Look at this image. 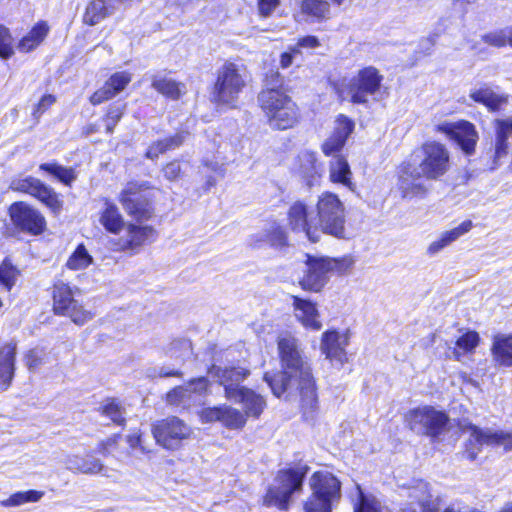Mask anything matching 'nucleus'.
<instances>
[{
  "instance_id": "f257e3e1",
  "label": "nucleus",
  "mask_w": 512,
  "mask_h": 512,
  "mask_svg": "<svg viewBox=\"0 0 512 512\" xmlns=\"http://www.w3.org/2000/svg\"><path fill=\"white\" fill-rule=\"evenodd\" d=\"M277 349L281 372L265 373L264 381L277 398L284 394L287 398L299 396L304 412L313 411L318 404L316 381L299 339L290 333L280 334Z\"/></svg>"
},
{
  "instance_id": "f03ea898",
  "label": "nucleus",
  "mask_w": 512,
  "mask_h": 512,
  "mask_svg": "<svg viewBox=\"0 0 512 512\" xmlns=\"http://www.w3.org/2000/svg\"><path fill=\"white\" fill-rule=\"evenodd\" d=\"M450 153L445 145L424 143L398 170V189L403 198L424 197L429 181L438 180L450 169Z\"/></svg>"
},
{
  "instance_id": "7ed1b4c3",
  "label": "nucleus",
  "mask_w": 512,
  "mask_h": 512,
  "mask_svg": "<svg viewBox=\"0 0 512 512\" xmlns=\"http://www.w3.org/2000/svg\"><path fill=\"white\" fill-rule=\"evenodd\" d=\"M306 270L299 281L300 287L309 292H320L327 284L330 272L344 274L354 265L351 256L330 258L323 256L306 255Z\"/></svg>"
},
{
  "instance_id": "20e7f679",
  "label": "nucleus",
  "mask_w": 512,
  "mask_h": 512,
  "mask_svg": "<svg viewBox=\"0 0 512 512\" xmlns=\"http://www.w3.org/2000/svg\"><path fill=\"white\" fill-rule=\"evenodd\" d=\"M308 471L309 467L302 463L280 470L264 497V503L280 510H288L292 495L302 490Z\"/></svg>"
},
{
  "instance_id": "39448f33",
  "label": "nucleus",
  "mask_w": 512,
  "mask_h": 512,
  "mask_svg": "<svg viewBox=\"0 0 512 512\" xmlns=\"http://www.w3.org/2000/svg\"><path fill=\"white\" fill-rule=\"evenodd\" d=\"M315 222L317 229V241L322 233L345 237L344 206L337 195L324 193L319 197L316 207Z\"/></svg>"
},
{
  "instance_id": "423d86ee",
  "label": "nucleus",
  "mask_w": 512,
  "mask_h": 512,
  "mask_svg": "<svg viewBox=\"0 0 512 512\" xmlns=\"http://www.w3.org/2000/svg\"><path fill=\"white\" fill-rule=\"evenodd\" d=\"M383 76L372 66L365 67L357 73L353 78L343 81L336 86L339 97L345 99L350 97L351 101L356 104H365L368 96L376 93L381 86Z\"/></svg>"
},
{
  "instance_id": "0eeeda50",
  "label": "nucleus",
  "mask_w": 512,
  "mask_h": 512,
  "mask_svg": "<svg viewBox=\"0 0 512 512\" xmlns=\"http://www.w3.org/2000/svg\"><path fill=\"white\" fill-rule=\"evenodd\" d=\"M246 86V75L236 64L226 62L219 70L212 96L215 102L235 106Z\"/></svg>"
},
{
  "instance_id": "6e6552de",
  "label": "nucleus",
  "mask_w": 512,
  "mask_h": 512,
  "mask_svg": "<svg viewBox=\"0 0 512 512\" xmlns=\"http://www.w3.org/2000/svg\"><path fill=\"white\" fill-rule=\"evenodd\" d=\"M462 432L468 435L465 441L464 456L473 461L481 452L483 446H500L510 443L512 434L489 428L481 429L478 426L467 423L461 426Z\"/></svg>"
},
{
  "instance_id": "1a4fd4ad",
  "label": "nucleus",
  "mask_w": 512,
  "mask_h": 512,
  "mask_svg": "<svg viewBox=\"0 0 512 512\" xmlns=\"http://www.w3.org/2000/svg\"><path fill=\"white\" fill-rule=\"evenodd\" d=\"M406 422L413 432L434 438L443 432L448 417L432 406H422L410 410L406 415Z\"/></svg>"
},
{
  "instance_id": "9d476101",
  "label": "nucleus",
  "mask_w": 512,
  "mask_h": 512,
  "mask_svg": "<svg viewBox=\"0 0 512 512\" xmlns=\"http://www.w3.org/2000/svg\"><path fill=\"white\" fill-rule=\"evenodd\" d=\"M53 309L56 314L69 317L77 325H83L93 318V314L73 298L69 285L62 282L54 285Z\"/></svg>"
},
{
  "instance_id": "9b49d317",
  "label": "nucleus",
  "mask_w": 512,
  "mask_h": 512,
  "mask_svg": "<svg viewBox=\"0 0 512 512\" xmlns=\"http://www.w3.org/2000/svg\"><path fill=\"white\" fill-rule=\"evenodd\" d=\"M13 191L29 194L39 200L53 213H59L62 208V201L53 188L46 185L40 179L27 176L13 179L10 183Z\"/></svg>"
},
{
  "instance_id": "f8f14e48",
  "label": "nucleus",
  "mask_w": 512,
  "mask_h": 512,
  "mask_svg": "<svg viewBox=\"0 0 512 512\" xmlns=\"http://www.w3.org/2000/svg\"><path fill=\"white\" fill-rule=\"evenodd\" d=\"M152 433L158 444L166 449L174 450L190 436L191 429L179 418L169 417L154 424Z\"/></svg>"
},
{
  "instance_id": "ddd939ff",
  "label": "nucleus",
  "mask_w": 512,
  "mask_h": 512,
  "mask_svg": "<svg viewBox=\"0 0 512 512\" xmlns=\"http://www.w3.org/2000/svg\"><path fill=\"white\" fill-rule=\"evenodd\" d=\"M435 130L445 134L450 140L454 141L466 155H471L475 152L479 136L475 126L469 121H445L437 124Z\"/></svg>"
},
{
  "instance_id": "4468645a",
  "label": "nucleus",
  "mask_w": 512,
  "mask_h": 512,
  "mask_svg": "<svg viewBox=\"0 0 512 512\" xmlns=\"http://www.w3.org/2000/svg\"><path fill=\"white\" fill-rule=\"evenodd\" d=\"M12 223L22 232L39 235L44 231L46 221L43 215L25 202H15L9 207Z\"/></svg>"
},
{
  "instance_id": "2eb2a0df",
  "label": "nucleus",
  "mask_w": 512,
  "mask_h": 512,
  "mask_svg": "<svg viewBox=\"0 0 512 512\" xmlns=\"http://www.w3.org/2000/svg\"><path fill=\"white\" fill-rule=\"evenodd\" d=\"M267 88L258 95L259 105L266 117L282 110L287 103H295L283 90L282 78L278 73H272L267 77Z\"/></svg>"
},
{
  "instance_id": "dca6fc26",
  "label": "nucleus",
  "mask_w": 512,
  "mask_h": 512,
  "mask_svg": "<svg viewBox=\"0 0 512 512\" xmlns=\"http://www.w3.org/2000/svg\"><path fill=\"white\" fill-rule=\"evenodd\" d=\"M209 375L224 388L227 400H233L237 393L243 389L241 383L250 375V371L240 366H217L209 369Z\"/></svg>"
},
{
  "instance_id": "f3484780",
  "label": "nucleus",
  "mask_w": 512,
  "mask_h": 512,
  "mask_svg": "<svg viewBox=\"0 0 512 512\" xmlns=\"http://www.w3.org/2000/svg\"><path fill=\"white\" fill-rule=\"evenodd\" d=\"M288 227L294 233L303 234L311 242H317L314 211L302 201L294 202L287 212Z\"/></svg>"
},
{
  "instance_id": "a211bd4d",
  "label": "nucleus",
  "mask_w": 512,
  "mask_h": 512,
  "mask_svg": "<svg viewBox=\"0 0 512 512\" xmlns=\"http://www.w3.org/2000/svg\"><path fill=\"white\" fill-rule=\"evenodd\" d=\"M199 417L203 423L219 422L230 430L242 429L246 424L245 414L228 404L203 408Z\"/></svg>"
},
{
  "instance_id": "6ab92c4d",
  "label": "nucleus",
  "mask_w": 512,
  "mask_h": 512,
  "mask_svg": "<svg viewBox=\"0 0 512 512\" xmlns=\"http://www.w3.org/2000/svg\"><path fill=\"white\" fill-rule=\"evenodd\" d=\"M125 211L136 220H146L152 215L149 199L142 192V186L130 183L119 198Z\"/></svg>"
},
{
  "instance_id": "aec40b11",
  "label": "nucleus",
  "mask_w": 512,
  "mask_h": 512,
  "mask_svg": "<svg viewBox=\"0 0 512 512\" xmlns=\"http://www.w3.org/2000/svg\"><path fill=\"white\" fill-rule=\"evenodd\" d=\"M312 494L317 498L337 503L341 497L340 481L328 471L315 472L310 478Z\"/></svg>"
},
{
  "instance_id": "412c9836",
  "label": "nucleus",
  "mask_w": 512,
  "mask_h": 512,
  "mask_svg": "<svg viewBox=\"0 0 512 512\" xmlns=\"http://www.w3.org/2000/svg\"><path fill=\"white\" fill-rule=\"evenodd\" d=\"M208 389V380L200 377L191 380L184 386H179L167 394V402L171 405H181L187 407L196 403L198 398L206 393Z\"/></svg>"
},
{
  "instance_id": "4be33fe9",
  "label": "nucleus",
  "mask_w": 512,
  "mask_h": 512,
  "mask_svg": "<svg viewBox=\"0 0 512 512\" xmlns=\"http://www.w3.org/2000/svg\"><path fill=\"white\" fill-rule=\"evenodd\" d=\"M348 344L347 334L331 330L322 334L320 349L327 359L342 366L347 362L346 347Z\"/></svg>"
},
{
  "instance_id": "5701e85b",
  "label": "nucleus",
  "mask_w": 512,
  "mask_h": 512,
  "mask_svg": "<svg viewBox=\"0 0 512 512\" xmlns=\"http://www.w3.org/2000/svg\"><path fill=\"white\" fill-rule=\"evenodd\" d=\"M293 314L306 329L319 331L322 328L316 304L308 299L292 296Z\"/></svg>"
},
{
  "instance_id": "b1692460",
  "label": "nucleus",
  "mask_w": 512,
  "mask_h": 512,
  "mask_svg": "<svg viewBox=\"0 0 512 512\" xmlns=\"http://www.w3.org/2000/svg\"><path fill=\"white\" fill-rule=\"evenodd\" d=\"M130 81L131 75L129 73H114L100 89L94 92V94L90 97V102L93 105H98L113 98L119 92L124 90Z\"/></svg>"
},
{
  "instance_id": "393cba45",
  "label": "nucleus",
  "mask_w": 512,
  "mask_h": 512,
  "mask_svg": "<svg viewBox=\"0 0 512 512\" xmlns=\"http://www.w3.org/2000/svg\"><path fill=\"white\" fill-rule=\"evenodd\" d=\"M232 401L242 405V413L245 414L246 422L249 417L258 419L267 406L266 400L261 394L247 387H243Z\"/></svg>"
},
{
  "instance_id": "a878e982",
  "label": "nucleus",
  "mask_w": 512,
  "mask_h": 512,
  "mask_svg": "<svg viewBox=\"0 0 512 512\" xmlns=\"http://www.w3.org/2000/svg\"><path fill=\"white\" fill-rule=\"evenodd\" d=\"M251 244L261 246L268 244L274 248H282L287 246V234L285 229L277 222H271L260 232L251 237Z\"/></svg>"
},
{
  "instance_id": "bb28decb",
  "label": "nucleus",
  "mask_w": 512,
  "mask_h": 512,
  "mask_svg": "<svg viewBox=\"0 0 512 512\" xmlns=\"http://www.w3.org/2000/svg\"><path fill=\"white\" fill-rule=\"evenodd\" d=\"M155 230L151 226H140L128 224L126 236L120 241L122 242V250H135L142 245L155 240Z\"/></svg>"
},
{
  "instance_id": "cd10ccee",
  "label": "nucleus",
  "mask_w": 512,
  "mask_h": 512,
  "mask_svg": "<svg viewBox=\"0 0 512 512\" xmlns=\"http://www.w3.org/2000/svg\"><path fill=\"white\" fill-rule=\"evenodd\" d=\"M16 345L5 344L0 348V391L7 390L15 373Z\"/></svg>"
},
{
  "instance_id": "c85d7f7f",
  "label": "nucleus",
  "mask_w": 512,
  "mask_h": 512,
  "mask_svg": "<svg viewBox=\"0 0 512 512\" xmlns=\"http://www.w3.org/2000/svg\"><path fill=\"white\" fill-rule=\"evenodd\" d=\"M99 222L107 232L112 234H119L125 226L124 218L119 208L107 199L99 213Z\"/></svg>"
},
{
  "instance_id": "c756f323",
  "label": "nucleus",
  "mask_w": 512,
  "mask_h": 512,
  "mask_svg": "<svg viewBox=\"0 0 512 512\" xmlns=\"http://www.w3.org/2000/svg\"><path fill=\"white\" fill-rule=\"evenodd\" d=\"M64 463L68 470L75 473L98 474L104 470V465L101 461L92 455H87L86 457L68 455Z\"/></svg>"
},
{
  "instance_id": "7c9ffc66",
  "label": "nucleus",
  "mask_w": 512,
  "mask_h": 512,
  "mask_svg": "<svg viewBox=\"0 0 512 512\" xmlns=\"http://www.w3.org/2000/svg\"><path fill=\"white\" fill-rule=\"evenodd\" d=\"M288 106H282L275 114L267 118L269 126L274 130H286L292 128L299 119V110L296 103H287Z\"/></svg>"
},
{
  "instance_id": "2f4dec72",
  "label": "nucleus",
  "mask_w": 512,
  "mask_h": 512,
  "mask_svg": "<svg viewBox=\"0 0 512 512\" xmlns=\"http://www.w3.org/2000/svg\"><path fill=\"white\" fill-rule=\"evenodd\" d=\"M495 128V158L501 159L508 154V140L512 136V116L506 119H496Z\"/></svg>"
},
{
  "instance_id": "473e14b6",
  "label": "nucleus",
  "mask_w": 512,
  "mask_h": 512,
  "mask_svg": "<svg viewBox=\"0 0 512 512\" xmlns=\"http://www.w3.org/2000/svg\"><path fill=\"white\" fill-rule=\"evenodd\" d=\"M469 97L477 103L483 104L490 111H497L507 102V96L495 93L486 84L470 90Z\"/></svg>"
},
{
  "instance_id": "72a5a7b5",
  "label": "nucleus",
  "mask_w": 512,
  "mask_h": 512,
  "mask_svg": "<svg viewBox=\"0 0 512 512\" xmlns=\"http://www.w3.org/2000/svg\"><path fill=\"white\" fill-rule=\"evenodd\" d=\"M473 224L470 220H466L462 222L459 226L443 232L440 237L433 241L427 248V253L429 255H435L440 252L442 249L459 239L464 234L468 233Z\"/></svg>"
},
{
  "instance_id": "f704fd0d",
  "label": "nucleus",
  "mask_w": 512,
  "mask_h": 512,
  "mask_svg": "<svg viewBox=\"0 0 512 512\" xmlns=\"http://www.w3.org/2000/svg\"><path fill=\"white\" fill-rule=\"evenodd\" d=\"M409 497L412 499L411 504L417 503L420 512H438V504L432 499L427 482L418 481L410 489Z\"/></svg>"
},
{
  "instance_id": "c9c22d12",
  "label": "nucleus",
  "mask_w": 512,
  "mask_h": 512,
  "mask_svg": "<svg viewBox=\"0 0 512 512\" xmlns=\"http://www.w3.org/2000/svg\"><path fill=\"white\" fill-rule=\"evenodd\" d=\"M492 355L498 365L512 367V335H496L493 339Z\"/></svg>"
},
{
  "instance_id": "e433bc0d",
  "label": "nucleus",
  "mask_w": 512,
  "mask_h": 512,
  "mask_svg": "<svg viewBox=\"0 0 512 512\" xmlns=\"http://www.w3.org/2000/svg\"><path fill=\"white\" fill-rule=\"evenodd\" d=\"M187 135V133L181 132L175 134L174 136H170L154 142L151 146H149L146 152V157L153 160L167 151L178 148L183 144Z\"/></svg>"
},
{
  "instance_id": "4c0bfd02",
  "label": "nucleus",
  "mask_w": 512,
  "mask_h": 512,
  "mask_svg": "<svg viewBox=\"0 0 512 512\" xmlns=\"http://www.w3.org/2000/svg\"><path fill=\"white\" fill-rule=\"evenodd\" d=\"M49 27L46 22L37 23L31 31L24 36L18 44L21 52H29L35 49L47 36Z\"/></svg>"
},
{
  "instance_id": "58836bf2",
  "label": "nucleus",
  "mask_w": 512,
  "mask_h": 512,
  "mask_svg": "<svg viewBox=\"0 0 512 512\" xmlns=\"http://www.w3.org/2000/svg\"><path fill=\"white\" fill-rule=\"evenodd\" d=\"M300 9L302 14L317 21L330 15V3L327 0H301Z\"/></svg>"
},
{
  "instance_id": "ea45409f",
  "label": "nucleus",
  "mask_w": 512,
  "mask_h": 512,
  "mask_svg": "<svg viewBox=\"0 0 512 512\" xmlns=\"http://www.w3.org/2000/svg\"><path fill=\"white\" fill-rule=\"evenodd\" d=\"M478 344V333L475 331H468L457 339L456 346L451 350L448 357L460 361L462 355L474 351Z\"/></svg>"
},
{
  "instance_id": "a19ab883",
  "label": "nucleus",
  "mask_w": 512,
  "mask_h": 512,
  "mask_svg": "<svg viewBox=\"0 0 512 512\" xmlns=\"http://www.w3.org/2000/svg\"><path fill=\"white\" fill-rule=\"evenodd\" d=\"M39 170L48 173L66 186H71L76 179V173L73 168L64 167L56 162L42 163L39 166Z\"/></svg>"
},
{
  "instance_id": "79ce46f5",
  "label": "nucleus",
  "mask_w": 512,
  "mask_h": 512,
  "mask_svg": "<svg viewBox=\"0 0 512 512\" xmlns=\"http://www.w3.org/2000/svg\"><path fill=\"white\" fill-rule=\"evenodd\" d=\"M152 86L159 93L173 100L178 99L185 92V86L183 84L166 77H154Z\"/></svg>"
},
{
  "instance_id": "37998d69",
  "label": "nucleus",
  "mask_w": 512,
  "mask_h": 512,
  "mask_svg": "<svg viewBox=\"0 0 512 512\" xmlns=\"http://www.w3.org/2000/svg\"><path fill=\"white\" fill-rule=\"evenodd\" d=\"M330 178L344 186L351 187V171L348 162L342 157H336L330 164Z\"/></svg>"
},
{
  "instance_id": "c03bdc74",
  "label": "nucleus",
  "mask_w": 512,
  "mask_h": 512,
  "mask_svg": "<svg viewBox=\"0 0 512 512\" xmlns=\"http://www.w3.org/2000/svg\"><path fill=\"white\" fill-rule=\"evenodd\" d=\"M298 173L305 179H307L308 183L311 182L318 174V166L316 155L309 151L301 152L298 155Z\"/></svg>"
},
{
  "instance_id": "a18cd8bd",
  "label": "nucleus",
  "mask_w": 512,
  "mask_h": 512,
  "mask_svg": "<svg viewBox=\"0 0 512 512\" xmlns=\"http://www.w3.org/2000/svg\"><path fill=\"white\" fill-rule=\"evenodd\" d=\"M44 496L43 491L37 490H27V491H19L12 494L5 500L0 502L3 507H18L24 505L26 503H35L41 500Z\"/></svg>"
},
{
  "instance_id": "49530a36",
  "label": "nucleus",
  "mask_w": 512,
  "mask_h": 512,
  "mask_svg": "<svg viewBox=\"0 0 512 512\" xmlns=\"http://www.w3.org/2000/svg\"><path fill=\"white\" fill-rule=\"evenodd\" d=\"M108 15V8L104 0H92L87 5L83 21L90 26H94L105 19Z\"/></svg>"
},
{
  "instance_id": "de8ad7c7",
  "label": "nucleus",
  "mask_w": 512,
  "mask_h": 512,
  "mask_svg": "<svg viewBox=\"0 0 512 512\" xmlns=\"http://www.w3.org/2000/svg\"><path fill=\"white\" fill-rule=\"evenodd\" d=\"M166 354L176 363H183L192 354L191 342L187 339H178L170 343Z\"/></svg>"
},
{
  "instance_id": "09e8293b",
  "label": "nucleus",
  "mask_w": 512,
  "mask_h": 512,
  "mask_svg": "<svg viewBox=\"0 0 512 512\" xmlns=\"http://www.w3.org/2000/svg\"><path fill=\"white\" fill-rule=\"evenodd\" d=\"M93 262L92 256L83 244H79L67 260L66 266L71 270L86 269Z\"/></svg>"
},
{
  "instance_id": "8fccbe9b",
  "label": "nucleus",
  "mask_w": 512,
  "mask_h": 512,
  "mask_svg": "<svg viewBox=\"0 0 512 512\" xmlns=\"http://www.w3.org/2000/svg\"><path fill=\"white\" fill-rule=\"evenodd\" d=\"M101 413L110 418L114 423L123 425L125 422L124 410L116 400H108L101 406Z\"/></svg>"
},
{
  "instance_id": "3c124183",
  "label": "nucleus",
  "mask_w": 512,
  "mask_h": 512,
  "mask_svg": "<svg viewBox=\"0 0 512 512\" xmlns=\"http://www.w3.org/2000/svg\"><path fill=\"white\" fill-rule=\"evenodd\" d=\"M18 276V270L8 261L0 265V284L8 291L13 287Z\"/></svg>"
},
{
  "instance_id": "603ef678",
  "label": "nucleus",
  "mask_w": 512,
  "mask_h": 512,
  "mask_svg": "<svg viewBox=\"0 0 512 512\" xmlns=\"http://www.w3.org/2000/svg\"><path fill=\"white\" fill-rule=\"evenodd\" d=\"M481 41L495 48L506 46V27L487 32L481 36Z\"/></svg>"
},
{
  "instance_id": "864d4df0",
  "label": "nucleus",
  "mask_w": 512,
  "mask_h": 512,
  "mask_svg": "<svg viewBox=\"0 0 512 512\" xmlns=\"http://www.w3.org/2000/svg\"><path fill=\"white\" fill-rule=\"evenodd\" d=\"M203 169L204 170L201 171L202 173L206 174L208 172H212L215 175V176L207 175V181H206L207 188L214 186L216 183L217 177L222 178L225 174V168H224L223 164H219L218 162H215V161H205L203 164Z\"/></svg>"
},
{
  "instance_id": "5fc2aeb1",
  "label": "nucleus",
  "mask_w": 512,
  "mask_h": 512,
  "mask_svg": "<svg viewBox=\"0 0 512 512\" xmlns=\"http://www.w3.org/2000/svg\"><path fill=\"white\" fill-rule=\"evenodd\" d=\"M354 130V122L345 115H339L335 121L333 133L344 140L350 136Z\"/></svg>"
},
{
  "instance_id": "6e6d98bb",
  "label": "nucleus",
  "mask_w": 512,
  "mask_h": 512,
  "mask_svg": "<svg viewBox=\"0 0 512 512\" xmlns=\"http://www.w3.org/2000/svg\"><path fill=\"white\" fill-rule=\"evenodd\" d=\"M334 504L311 495L304 504V512H331Z\"/></svg>"
},
{
  "instance_id": "4d7b16f0",
  "label": "nucleus",
  "mask_w": 512,
  "mask_h": 512,
  "mask_svg": "<svg viewBox=\"0 0 512 512\" xmlns=\"http://www.w3.org/2000/svg\"><path fill=\"white\" fill-rule=\"evenodd\" d=\"M124 112V106L123 105H114L109 108L106 116L104 117L103 121L105 123L106 132L112 133L114 130V127L117 125V123L120 121L122 115Z\"/></svg>"
},
{
  "instance_id": "13d9d810",
  "label": "nucleus",
  "mask_w": 512,
  "mask_h": 512,
  "mask_svg": "<svg viewBox=\"0 0 512 512\" xmlns=\"http://www.w3.org/2000/svg\"><path fill=\"white\" fill-rule=\"evenodd\" d=\"M12 54V38L9 30L0 25V56L2 58H9Z\"/></svg>"
},
{
  "instance_id": "bf43d9fd",
  "label": "nucleus",
  "mask_w": 512,
  "mask_h": 512,
  "mask_svg": "<svg viewBox=\"0 0 512 512\" xmlns=\"http://www.w3.org/2000/svg\"><path fill=\"white\" fill-rule=\"evenodd\" d=\"M345 142L346 140L342 137L332 133V135L322 145L323 153L329 156L335 152H339L343 148Z\"/></svg>"
},
{
  "instance_id": "052dcab7",
  "label": "nucleus",
  "mask_w": 512,
  "mask_h": 512,
  "mask_svg": "<svg viewBox=\"0 0 512 512\" xmlns=\"http://www.w3.org/2000/svg\"><path fill=\"white\" fill-rule=\"evenodd\" d=\"M320 46V41L316 36L308 35L298 39L297 43L291 47L293 53L301 54V49H315Z\"/></svg>"
},
{
  "instance_id": "680f3d73",
  "label": "nucleus",
  "mask_w": 512,
  "mask_h": 512,
  "mask_svg": "<svg viewBox=\"0 0 512 512\" xmlns=\"http://www.w3.org/2000/svg\"><path fill=\"white\" fill-rule=\"evenodd\" d=\"M355 512H380L378 502L365 497L362 492H360V504L355 509Z\"/></svg>"
},
{
  "instance_id": "e2e57ef3",
  "label": "nucleus",
  "mask_w": 512,
  "mask_h": 512,
  "mask_svg": "<svg viewBox=\"0 0 512 512\" xmlns=\"http://www.w3.org/2000/svg\"><path fill=\"white\" fill-rule=\"evenodd\" d=\"M280 0H258L259 13L264 16H270L279 6Z\"/></svg>"
},
{
  "instance_id": "0e129e2a",
  "label": "nucleus",
  "mask_w": 512,
  "mask_h": 512,
  "mask_svg": "<svg viewBox=\"0 0 512 512\" xmlns=\"http://www.w3.org/2000/svg\"><path fill=\"white\" fill-rule=\"evenodd\" d=\"M55 102V97L53 95H44L39 103L37 104L35 110L33 111V115L35 117L43 114L53 103Z\"/></svg>"
},
{
  "instance_id": "69168bd1",
  "label": "nucleus",
  "mask_w": 512,
  "mask_h": 512,
  "mask_svg": "<svg viewBox=\"0 0 512 512\" xmlns=\"http://www.w3.org/2000/svg\"><path fill=\"white\" fill-rule=\"evenodd\" d=\"M146 375L148 377H168V376H179L180 373L177 370L174 369H168L166 367H160V368H149L146 371Z\"/></svg>"
},
{
  "instance_id": "338daca9",
  "label": "nucleus",
  "mask_w": 512,
  "mask_h": 512,
  "mask_svg": "<svg viewBox=\"0 0 512 512\" xmlns=\"http://www.w3.org/2000/svg\"><path fill=\"white\" fill-rule=\"evenodd\" d=\"M181 172L180 164L176 161L168 163L163 168L164 176L168 180H175L178 178L179 174Z\"/></svg>"
},
{
  "instance_id": "774afa93",
  "label": "nucleus",
  "mask_w": 512,
  "mask_h": 512,
  "mask_svg": "<svg viewBox=\"0 0 512 512\" xmlns=\"http://www.w3.org/2000/svg\"><path fill=\"white\" fill-rule=\"evenodd\" d=\"M26 366L29 370L36 369L42 362L39 352L37 350H31L26 354L25 357Z\"/></svg>"
}]
</instances>
